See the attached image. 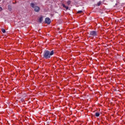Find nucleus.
<instances>
[{"instance_id":"obj_6","label":"nucleus","mask_w":125,"mask_h":125,"mask_svg":"<svg viewBox=\"0 0 125 125\" xmlns=\"http://www.w3.org/2000/svg\"><path fill=\"white\" fill-rule=\"evenodd\" d=\"M62 5L63 7H64V8H66V10H68V9L69 8L68 6H66V5H65V4H62Z\"/></svg>"},{"instance_id":"obj_5","label":"nucleus","mask_w":125,"mask_h":125,"mask_svg":"<svg viewBox=\"0 0 125 125\" xmlns=\"http://www.w3.org/2000/svg\"><path fill=\"white\" fill-rule=\"evenodd\" d=\"M42 20H43L42 16H41L39 19V22H40V23H42Z\"/></svg>"},{"instance_id":"obj_9","label":"nucleus","mask_w":125,"mask_h":125,"mask_svg":"<svg viewBox=\"0 0 125 125\" xmlns=\"http://www.w3.org/2000/svg\"><path fill=\"white\" fill-rule=\"evenodd\" d=\"M1 31L2 32V33H3V34H4V33H5V29L2 28Z\"/></svg>"},{"instance_id":"obj_10","label":"nucleus","mask_w":125,"mask_h":125,"mask_svg":"<svg viewBox=\"0 0 125 125\" xmlns=\"http://www.w3.org/2000/svg\"><path fill=\"white\" fill-rule=\"evenodd\" d=\"M97 4L98 6H100V4H101V2H99Z\"/></svg>"},{"instance_id":"obj_8","label":"nucleus","mask_w":125,"mask_h":125,"mask_svg":"<svg viewBox=\"0 0 125 125\" xmlns=\"http://www.w3.org/2000/svg\"><path fill=\"white\" fill-rule=\"evenodd\" d=\"M95 116H96V117H99V116H100V114L98 112H97L95 114Z\"/></svg>"},{"instance_id":"obj_13","label":"nucleus","mask_w":125,"mask_h":125,"mask_svg":"<svg viewBox=\"0 0 125 125\" xmlns=\"http://www.w3.org/2000/svg\"><path fill=\"white\" fill-rule=\"evenodd\" d=\"M2 10V8L0 7V11H1Z\"/></svg>"},{"instance_id":"obj_7","label":"nucleus","mask_w":125,"mask_h":125,"mask_svg":"<svg viewBox=\"0 0 125 125\" xmlns=\"http://www.w3.org/2000/svg\"><path fill=\"white\" fill-rule=\"evenodd\" d=\"M8 8L9 11H11V10H12V9L11 8V6L10 5L8 6Z\"/></svg>"},{"instance_id":"obj_4","label":"nucleus","mask_w":125,"mask_h":125,"mask_svg":"<svg viewBox=\"0 0 125 125\" xmlns=\"http://www.w3.org/2000/svg\"><path fill=\"white\" fill-rule=\"evenodd\" d=\"M45 23L48 24V25H49V24H50V23L51 22V21L49 18H46L45 20Z\"/></svg>"},{"instance_id":"obj_12","label":"nucleus","mask_w":125,"mask_h":125,"mask_svg":"<svg viewBox=\"0 0 125 125\" xmlns=\"http://www.w3.org/2000/svg\"><path fill=\"white\" fill-rule=\"evenodd\" d=\"M71 3V1H67V4H70Z\"/></svg>"},{"instance_id":"obj_2","label":"nucleus","mask_w":125,"mask_h":125,"mask_svg":"<svg viewBox=\"0 0 125 125\" xmlns=\"http://www.w3.org/2000/svg\"><path fill=\"white\" fill-rule=\"evenodd\" d=\"M30 6H31L32 8H34L35 12H40V7L38 6H35V4L34 3H31L30 4Z\"/></svg>"},{"instance_id":"obj_3","label":"nucleus","mask_w":125,"mask_h":125,"mask_svg":"<svg viewBox=\"0 0 125 125\" xmlns=\"http://www.w3.org/2000/svg\"><path fill=\"white\" fill-rule=\"evenodd\" d=\"M90 36H92V37H96L97 36V32L95 31H92L90 32Z\"/></svg>"},{"instance_id":"obj_11","label":"nucleus","mask_w":125,"mask_h":125,"mask_svg":"<svg viewBox=\"0 0 125 125\" xmlns=\"http://www.w3.org/2000/svg\"><path fill=\"white\" fill-rule=\"evenodd\" d=\"M83 12V11H78V13H82Z\"/></svg>"},{"instance_id":"obj_1","label":"nucleus","mask_w":125,"mask_h":125,"mask_svg":"<svg viewBox=\"0 0 125 125\" xmlns=\"http://www.w3.org/2000/svg\"><path fill=\"white\" fill-rule=\"evenodd\" d=\"M53 54H54V51L53 50L51 51L46 50L44 52L43 57L45 58V59H49L51 56H52Z\"/></svg>"}]
</instances>
